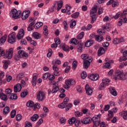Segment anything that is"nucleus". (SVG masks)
Segmentation results:
<instances>
[{
    "label": "nucleus",
    "instance_id": "nucleus-15",
    "mask_svg": "<svg viewBox=\"0 0 127 127\" xmlns=\"http://www.w3.org/2000/svg\"><path fill=\"white\" fill-rule=\"evenodd\" d=\"M85 90H86V93L87 95L88 96H91L93 93V89L89 86L88 84H86L85 85Z\"/></svg>",
    "mask_w": 127,
    "mask_h": 127
},
{
    "label": "nucleus",
    "instance_id": "nucleus-64",
    "mask_svg": "<svg viewBox=\"0 0 127 127\" xmlns=\"http://www.w3.org/2000/svg\"><path fill=\"white\" fill-rule=\"evenodd\" d=\"M106 84L102 82L101 84H100V86L99 87V90H103V89H105Z\"/></svg>",
    "mask_w": 127,
    "mask_h": 127
},
{
    "label": "nucleus",
    "instance_id": "nucleus-37",
    "mask_svg": "<svg viewBox=\"0 0 127 127\" xmlns=\"http://www.w3.org/2000/svg\"><path fill=\"white\" fill-rule=\"evenodd\" d=\"M75 121H76V118L72 117L71 119L68 120V123L69 125H74Z\"/></svg>",
    "mask_w": 127,
    "mask_h": 127
},
{
    "label": "nucleus",
    "instance_id": "nucleus-35",
    "mask_svg": "<svg viewBox=\"0 0 127 127\" xmlns=\"http://www.w3.org/2000/svg\"><path fill=\"white\" fill-rule=\"evenodd\" d=\"M43 25V23L42 22H38L35 25V29H38L39 27H41Z\"/></svg>",
    "mask_w": 127,
    "mask_h": 127
},
{
    "label": "nucleus",
    "instance_id": "nucleus-59",
    "mask_svg": "<svg viewBox=\"0 0 127 127\" xmlns=\"http://www.w3.org/2000/svg\"><path fill=\"white\" fill-rule=\"evenodd\" d=\"M60 122L62 125H64L66 123V119L65 118H61L60 119Z\"/></svg>",
    "mask_w": 127,
    "mask_h": 127
},
{
    "label": "nucleus",
    "instance_id": "nucleus-34",
    "mask_svg": "<svg viewBox=\"0 0 127 127\" xmlns=\"http://www.w3.org/2000/svg\"><path fill=\"white\" fill-rule=\"evenodd\" d=\"M6 38H7V35H5L3 37H2L0 39V43H1L2 44H3V43H4V42H5V41H6Z\"/></svg>",
    "mask_w": 127,
    "mask_h": 127
},
{
    "label": "nucleus",
    "instance_id": "nucleus-13",
    "mask_svg": "<svg viewBox=\"0 0 127 127\" xmlns=\"http://www.w3.org/2000/svg\"><path fill=\"white\" fill-rule=\"evenodd\" d=\"M30 13V11L29 10L24 11L22 14V19L23 20H25V19H27V18H28V16H29Z\"/></svg>",
    "mask_w": 127,
    "mask_h": 127
},
{
    "label": "nucleus",
    "instance_id": "nucleus-23",
    "mask_svg": "<svg viewBox=\"0 0 127 127\" xmlns=\"http://www.w3.org/2000/svg\"><path fill=\"white\" fill-rule=\"evenodd\" d=\"M105 52H106V50H105V49H104V48H100L98 51V56H102V55L104 54Z\"/></svg>",
    "mask_w": 127,
    "mask_h": 127
},
{
    "label": "nucleus",
    "instance_id": "nucleus-17",
    "mask_svg": "<svg viewBox=\"0 0 127 127\" xmlns=\"http://www.w3.org/2000/svg\"><path fill=\"white\" fill-rule=\"evenodd\" d=\"M109 90L110 91V94H111L112 96H114V97L118 96V92H117V90H116L114 87H110L109 88Z\"/></svg>",
    "mask_w": 127,
    "mask_h": 127
},
{
    "label": "nucleus",
    "instance_id": "nucleus-46",
    "mask_svg": "<svg viewBox=\"0 0 127 127\" xmlns=\"http://www.w3.org/2000/svg\"><path fill=\"white\" fill-rule=\"evenodd\" d=\"M52 64L53 65V70H54V71H59V68H58L57 65H56V64H54V61L52 62Z\"/></svg>",
    "mask_w": 127,
    "mask_h": 127
},
{
    "label": "nucleus",
    "instance_id": "nucleus-31",
    "mask_svg": "<svg viewBox=\"0 0 127 127\" xmlns=\"http://www.w3.org/2000/svg\"><path fill=\"white\" fill-rule=\"evenodd\" d=\"M2 63H3V67L4 69H7L8 67V65L9 64V62L8 61H3L2 62Z\"/></svg>",
    "mask_w": 127,
    "mask_h": 127
},
{
    "label": "nucleus",
    "instance_id": "nucleus-6",
    "mask_svg": "<svg viewBox=\"0 0 127 127\" xmlns=\"http://www.w3.org/2000/svg\"><path fill=\"white\" fill-rule=\"evenodd\" d=\"M8 42L12 44L15 42V32H13L8 35Z\"/></svg>",
    "mask_w": 127,
    "mask_h": 127
},
{
    "label": "nucleus",
    "instance_id": "nucleus-30",
    "mask_svg": "<svg viewBox=\"0 0 127 127\" xmlns=\"http://www.w3.org/2000/svg\"><path fill=\"white\" fill-rule=\"evenodd\" d=\"M12 90L10 88H6L5 90V94H6V96H9L12 94Z\"/></svg>",
    "mask_w": 127,
    "mask_h": 127
},
{
    "label": "nucleus",
    "instance_id": "nucleus-61",
    "mask_svg": "<svg viewBox=\"0 0 127 127\" xmlns=\"http://www.w3.org/2000/svg\"><path fill=\"white\" fill-rule=\"evenodd\" d=\"M62 48L64 51H69V47L68 46L63 45Z\"/></svg>",
    "mask_w": 127,
    "mask_h": 127
},
{
    "label": "nucleus",
    "instance_id": "nucleus-11",
    "mask_svg": "<svg viewBox=\"0 0 127 127\" xmlns=\"http://www.w3.org/2000/svg\"><path fill=\"white\" fill-rule=\"evenodd\" d=\"M82 124L84 125H89L92 122V118L91 117H85L81 121Z\"/></svg>",
    "mask_w": 127,
    "mask_h": 127
},
{
    "label": "nucleus",
    "instance_id": "nucleus-7",
    "mask_svg": "<svg viewBox=\"0 0 127 127\" xmlns=\"http://www.w3.org/2000/svg\"><path fill=\"white\" fill-rule=\"evenodd\" d=\"M13 54V48H10L8 51H6V56H4V58L6 59H11L12 58V54Z\"/></svg>",
    "mask_w": 127,
    "mask_h": 127
},
{
    "label": "nucleus",
    "instance_id": "nucleus-27",
    "mask_svg": "<svg viewBox=\"0 0 127 127\" xmlns=\"http://www.w3.org/2000/svg\"><path fill=\"white\" fill-rule=\"evenodd\" d=\"M120 116L123 117L124 120H127V111H123L119 113Z\"/></svg>",
    "mask_w": 127,
    "mask_h": 127
},
{
    "label": "nucleus",
    "instance_id": "nucleus-56",
    "mask_svg": "<svg viewBox=\"0 0 127 127\" xmlns=\"http://www.w3.org/2000/svg\"><path fill=\"white\" fill-rule=\"evenodd\" d=\"M55 10V5H54L48 11V13H51V12H54V11Z\"/></svg>",
    "mask_w": 127,
    "mask_h": 127
},
{
    "label": "nucleus",
    "instance_id": "nucleus-22",
    "mask_svg": "<svg viewBox=\"0 0 127 127\" xmlns=\"http://www.w3.org/2000/svg\"><path fill=\"white\" fill-rule=\"evenodd\" d=\"M92 61H83V67L85 69H88L89 68V66H90V64Z\"/></svg>",
    "mask_w": 127,
    "mask_h": 127
},
{
    "label": "nucleus",
    "instance_id": "nucleus-2",
    "mask_svg": "<svg viewBox=\"0 0 127 127\" xmlns=\"http://www.w3.org/2000/svg\"><path fill=\"white\" fill-rule=\"evenodd\" d=\"M21 15V11L17 10H16V9H12L9 13L10 17H12V18H15V19H17V18H19Z\"/></svg>",
    "mask_w": 127,
    "mask_h": 127
},
{
    "label": "nucleus",
    "instance_id": "nucleus-5",
    "mask_svg": "<svg viewBox=\"0 0 127 127\" xmlns=\"http://www.w3.org/2000/svg\"><path fill=\"white\" fill-rule=\"evenodd\" d=\"M65 85H64V89H66V90H68V89H70V87L73 85H75L76 81H75V80L72 79H66L65 81Z\"/></svg>",
    "mask_w": 127,
    "mask_h": 127
},
{
    "label": "nucleus",
    "instance_id": "nucleus-55",
    "mask_svg": "<svg viewBox=\"0 0 127 127\" xmlns=\"http://www.w3.org/2000/svg\"><path fill=\"white\" fill-rule=\"evenodd\" d=\"M22 119V116L20 114H18L16 116V121L18 122V121H21Z\"/></svg>",
    "mask_w": 127,
    "mask_h": 127
},
{
    "label": "nucleus",
    "instance_id": "nucleus-63",
    "mask_svg": "<svg viewBox=\"0 0 127 127\" xmlns=\"http://www.w3.org/2000/svg\"><path fill=\"white\" fill-rule=\"evenodd\" d=\"M55 42L58 45H59L61 43V41H60V39L59 38H56L55 39Z\"/></svg>",
    "mask_w": 127,
    "mask_h": 127
},
{
    "label": "nucleus",
    "instance_id": "nucleus-9",
    "mask_svg": "<svg viewBox=\"0 0 127 127\" xmlns=\"http://www.w3.org/2000/svg\"><path fill=\"white\" fill-rule=\"evenodd\" d=\"M99 74L98 73L91 74L88 75V78L92 81H97L99 79Z\"/></svg>",
    "mask_w": 127,
    "mask_h": 127
},
{
    "label": "nucleus",
    "instance_id": "nucleus-16",
    "mask_svg": "<svg viewBox=\"0 0 127 127\" xmlns=\"http://www.w3.org/2000/svg\"><path fill=\"white\" fill-rule=\"evenodd\" d=\"M24 36V30L23 29H20L17 35L18 39H21Z\"/></svg>",
    "mask_w": 127,
    "mask_h": 127
},
{
    "label": "nucleus",
    "instance_id": "nucleus-39",
    "mask_svg": "<svg viewBox=\"0 0 127 127\" xmlns=\"http://www.w3.org/2000/svg\"><path fill=\"white\" fill-rule=\"evenodd\" d=\"M23 77H24V74L22 73H20L17 75L16 79L18 81H19L21 79H22Z\"/></svg>",
    "mask_w": 127,
    "mask_h": 127
},
{
    "label": "nucleus",
    "instance_id": "nucleus-26",
    "mask_svg": "<svg viewBox=\"0 0 127 127\" xmlns=\"http://www.w3.org/2000/svg\"><path fill=\"white\" fill-rule=\"evenodd\" d=\"M58 7H57V10L58 11H59L61 8H62V6H63V1L60 0L57 3Z\"/></svg>",
    "mask_w": 127,
    "mask_h": 127
},
{
    "label": "nucleus",
    "instance_id": "nucleus-53",
    "mask_svg": "<svg viewBox=\"0 0 127 127\" xmlns=\"http://www.w3.org/2000/svg\"><path fill=\"white\" fill-rule=\"evenodd\" d=\"M120 16H123V14L120 12H118L115 16L114 18L115 19H118Z\"/></svg>",
    "mask_w": 127,
    "mask_h": 127
},
{
    "label": "nucleus",
    "instance_id": "nucleus-42",
    "mask_svg": "<svg viewBox=\"0 0 127 127\" xmlns=\"http://www.w3.org/2000/svg\"><path fill=\"white\" fill-rule=\"evenodd\" d=\"M28 94V92L27 91V90H25V91H23L21 93V98H25L26 97V96H27Z\"/></svg>",
    "mask_w": 127,
    "mask_h": 127
},
{
    "label": "nucleus",
    "instance_id": "nucleus-49",
    "mask_svg": "<svg viewBox=\"0 0 127 127\" xmlns=\"http://www.w3.org/2000/svg\"><path fill=\"white\" fill-rule=\"evenodd\" d=\"M15 115H16V111H15V110H12L10 113L11 118L12 119H13V118L15 117Z\"/></svg>",
    "mask_w": 127,
    "mask_h": 127
},
{
    "label": "nucleus",
    "instance_id": "nucleus-21",
    "mask_svg": "<svg viewBox=\"0 0 127 127\" xmlns=\"http://www.w3.org/2000/svg\"><path fill=\"white\" fill-rule=\"evenodd\" d=\"M21 85L20 83L17 84L14 86V92L17 93V92H20L21 91Z\"/></svg>",
    "mask_w": 127,
    "mask_h": 127
},
{
    "label": "nucleus",
    "instance_id": "nucleus-60",
    "mask_svg": "<svg viewBox=\"0 0 127 127\" xmlns=\"http://www.w3.org/2000/svg\"><path fill=\"white\" fill-rule=\"evenodd\" d=\"M48 77H49V80H50V81H53V80L55 79V76H54V75L51 74L50 73H49V75Z\"/></svg>",
    "mask_w": 127,
    "mask_h": 127
},
{
    "label": "nucleus",
    "instance_id": "nucleus-40",
    "mask_svg": "<svg viewBox=\"0 0 127 127\" xmlns=\"http://www.w3.org/2000/svg\"><path fill=\"white\" fill-rule=\"evenodd\" d=\"M84 35H85V33H84V32H81L77 36L76 38L77 39H82V38L84 37Z\"/></svg>",
    "mask_w": 127,
    "mask_h": 127
},
{
    "label": "nucleus",
    "instance_id": "nucleus-4",
    "mask_svg": "<svg viewBox=\"0 0 127 127\" xmlns=\"http://www.w3.org/2000/svg\"><path fill=\"white\" fill-rule=\"evenodd\" d=\"M98 10L96 7H93L90 10V16L91 18V23H94L97 19V17L96 16V13H97Z\"/></svg>",
    "mask_w": 127,
    "mask_h": 127
},
{
    "label": "nucleus",
    "instance_id": "nucleus-45",
    "mask_svg": "<svg viewBox=\"0 0 127 127\" xmlns=\"http://www.w3.org/2000/svg\"><path fill=\"white\" fill-rule=\"evenodd\" d=\"M73 107V105L71 103H68V105H65V111L67 112Z\"/></svg>",
    "mask_w": 127,
    "mask_h": 127
},
{
    "label": "nucleus",
    "instance_id": "nucleus-8",
    "mask_svg": "<svg viewBox=\"0 0 127 127\" xmlns=\"http://www.w3.org/2000/svg\"><path fill=\"white\" fill-rule=\"evenodd\" d=\"M18 55L20 58H23V57H28V53L21 50H20L18 51Z\"/></svg>",
    "mask_w": 127,
    "mask_h": 127
},
{
    "label": "nucleus",
    "instance_id": "nucleus-47",
    "mask_svg": "<svg viewBox=\"0 0 127 127\" xmlns=\"http://www.w3.org/2000/svg\"><path fill=\"white\" fill-rule=\"evenodd\" d=\"M69 43L70 44H74L76 45V44H77V40L76 38H72L70 40Z\"/></svg>",
    "mask_w": 127,
    "mask_h": 127
},
{
    "label": "nucleus",
    "instance_id": "nucleus-38",
    "mask_svg": "<svg viewBox=\"0 0 127 127\" xmlns=\"http://www.w3.org/2000/svg\"><path fill=\"white\" fill-rule=\"evenodd\" d=\"M37 79V76L36 75H34L32 78V84L33 86H35L36 85V80Z\"/></svg>",
    "mask_w": 127,
    "mask_h": 127
},
{
    "label": "nucleus",
    "instance_id": "nucleus-25",
    "mask_svg": "<svg viewBox=\"0 0 127 127\" xmlns=\"http://www.w3.org/2000/svg\"><path fill=\"white\" fill-rule=\"evenodd\" d=\"M0 98L1 100L4 101L5 102L7 101V96L2 92L0 93Z\"/></svg>",
    "mask_w": 127,
    "mask_h": 127
},
{
    "label": "nucleus",
    "instance_id": "nucleus-33",
    "mask_svg": "<svg viewBox=\"0 0 127 127\" xmlns=\"http://www.w3.org/2000/svg\"><path fill=\"white\" fill-rule=\"evenodd\" d=\"M8 98L10 100H16L17 95L15 93H12Z\"/></svg>",
    "mask_w": 127,
    "mask_h": 127
},
{
    "label": "nucleus",
    "instance_id": "nucleus-36",
    "mask_svg": "<svg viewBox=\"0 0 127 127\" xmlns=\"http://www.w3.org/2000/svg\"><path fill=\"white\" fill-rule=\"evenodd\" d=\"M77 66H78V62H77V61H74L72 64V68L73 70H76Z\"/></svg>",
    "mask_w": 127,
    "mask_h": 127
},
{
    "label": "nucleus",
    "instance_id": "nucleus-1",
    "mask_svg": "<svg viewBox=\"0 0 127 127\" xmlns=\"http://www.w3.org/2000/svg\"><path fill=\"white\" fill-rule=\"evenodd\" d=\"M127 80V72H124V70H118L115 73V80Z\"/></svg>",
    "mask_w": 127,
    "mask_h": 127
},
{
    "label": "nucleus",
    "instance_id": "nucleus-57",
    "mask_svg": "<svg viewBox=\"0 0 127 127\" xmlns=\"http://www.w3.org/2000/svg\"><path fill=\"white\" fill-rule=\"evenodd\" d=\"M81 77L82 79H85L87 77V72L86 71H83L81 74Z\"/></svg>",
    "mask_w": 127,
    "mask_h": 127
},
{
    "label": "nucleus",
    "instance_id": "nucleus-51",
    "mask_svg": "<svg viewBox=\"0 0 127 127\" xmlns=\"http://www.w3.org/2000/svg\"><path fill=\"white\" fill-rule=\"evenodd\" d=\"M103 29H106L107 30H110L111 29V25L110 23H107L106 26H103Z\"/></svg>",
    "mask_w": 127,
    "mask_h": 127
},
{
    "label": "nucleus",
    "instance_id": "nucleus-48",
    "mask_svg": "<svg viewBox=\"0 0 127 127\" xmlns=\"http://www.w3.org/2000/svg\"><path fill=\"white\" fill-rule=\"evenodd\" d=\"M65 107L66 105L64 102L58 105V108L59 109H65Z\"/></svg>",
    "mask_w": 127,
    "mask_h": 127
},
{
    "label": "nucleus",
    "instance_id": "nucleus-50",
    "mask_svg": "<svg viewBox=\"0 0 127 127\" xmlns=\"http://www.w3.org/2000/svg\"><path fill=\"white\" fill-rule=\"evenodd\" d=\"M59 90V87L58 86H56L54 88H53L52 90V94H54L55 93H57L58 92V90Z\"/></svg>",
    "mask_w": 127,
    "mask_h": 127
},
{
    "label": "nucleus",
    "instance_id": "nucleus-28",
    "mask_svg": "<svg viewBox=\"0 0 127 127\" xmlns=\"http://www.w3.org/2000/svg\"><path fill=\"white\" fill-rule=\"evenodd\" d=\"M26 106L30 108H33L35 106L34 102L32 101L29 100L27 102Z\"/></svg>",
    "mask_w": 127,
    "mask_h": 127
},
{
    "label": "nucleus",
    "instance_id": "nucleus-62",
    "mask_svg": "<svg viewBox=\"0 0 127 127\" xmlns=\"http://www.w3.org/2000/svg\"><path fill=\"white\" fill-rule=\"evenodd\" d=\"M76 25V21L74 20L72 21L69 25V26L70 27V28H73V27H74V26H75Z\"/></svg>",
    "mask_w": 127,
    "mask_h": 127
},
{
    "label": "nucleus",
    "instance_id": "nucleus-20",
    "mask_svg": "<svg viewBox=\"0 0 127 127\" xmlns=\"http://www.w3.org/2000/svg\"><path fill=\"white\" fill-rule=\"evenodd\" d=\"M32 37H34L35 39L37 40L38 39H40V38H41V34L37 32H34L32 33Z\"/></svg>",
    "mask_w": 127,
    "mask_h": 127
},
{
    "label": "nucleus",
    "instance_id": "nucleus-32",
    "mask_svg": "<svg viewBox=\"0 0 127 127\" xmlns=\"http://www.w3.org/2000/svg\"><path fill=\"white\" fill-rule=\"evenodd\" d=\"M39 118V116H38V114H34L32 117H31V121H32V122H35L37 121V119Z\"/></svg>",
    "mask_w": 127,
    "mask_h": 127
},
{
    "label": "nucleus",
    "instance_id": "nucleus-52",
    "mask_svg": "<svg viewBox=\"0 0 127 127\" xmlns=\"http://www.w3.org/2000/svg\"><path fill=\"white\" fill-rule=\"evenodd\" d=\"M25 127H32V124L29 122H25Z\"/></svg>",
    "mask_w": 127,
    "mask_h": 127
},
{
    "label": "nucleus",
    "instance_id": "nucleus-43",
    "mask_svg": "<svg viewBox=\"0 0 127 127\" xmlns=\"http://www.w3.org/2000/svg\"><path fill=\"white\" fill-rule=\"evenodd\" d=\"M9 112V107L6 106L4 108V109L3 110V114L4 115H6V114H8V112Z\"/></svg>",
    "mask_w": 127,
    "mask_h": 127
},
{
    "label": "nucleus",
    "instance_id": "nucleus-14",
    "mask_svg": "<svg viewBox=\"0 0 127 127\" xmlns=\"http://www.w3.org/2000/svg\"><path fill=\"white\" fill-rule=\"evenodd\" d=\"M45 98V93L43 91H40L38 95L37 99L39 101H43Z\"/></svg>",
    "mask_w": 127,
    "mask_h": 127
},
{
    "label": "nucleus",
    "instance_id": "nucleus-29",
    "mask_svg": "<svg viewBox=\"0 0 127 127\" xmlns=\"http://www.w3.org/2000/svg\"><path fill=\"white\" fill-rule=\"evenodd\" d=\"M94 44V41L91 40H88L86 42L85 46V47H90V46H92Z\"/></svg>",
    "mask_w": 127,
    "mask_h": 127
},
{
    "label": "nucleus",
    "instance_id": "nucleus-10",
    "mask_svg": "<svg viewBox=\"0 0 127 127\" xmlns=\"http://www.w3.org/2000/svg\"><path fill=\"white\" fill-rule=\"evenodd\" d=\"M81 58L83 60H85L84 61H92V57L89 56V55L87 54H82Z\"/></svg>",
    "mask_w": 127,
    "mask_h": 127
},
{
    "label": "nucleus",
    "instance_id": "nucleus-24",
    "mask_svg": "<svg viewBox=\"0 0 127 127\" xmlns=\"http://www.w3.org/2000/svg\"><path fill=\"white\" fill-rule=\"evenodd\" d=\"M95 40H96V41H98V42H101V41H103L104 37H103V36L95 35Z\"/></svg>",
    "mask_w": 127,
    "mask_h": 127
},
{
    "label": "nucleus",
    "instance_id": "nucleus-41",
    "mask_svg": "<svg viewBox=\"0 0 127 127\" xmlns=\"http://www.w3.org/2000/svg\"><path fill=\"white\" fill-rule=\"evenodd\" d=\"M102 82L105 85H107L108 86V85H109V83H110V82H111V81L110 80V79H108L107 78H103L102 79Z\"/></svg>",
    "mask_w": 127,
    "mask_h": 127
},
{
    "label": "nucleus",
    "instance_id": "nucleus-12",
    "mask_svg": "<svg viewBox=\"0 0 127 127\" xmlns=\"http://www.w3.org/2000/svg\"><path fill=\"white\" fill-rule=\"evenodd\" d=\"M107 4L108 5H110V4H112V6L113 7H116V6H118L119 4V1L117 0H110L107 3Z\"/></svg>",
    "mask_w": 127,
    "mask_h": 127
},
{
    "label": "nucleus",
    "instance_id": "nucleus-44",
    "mask_svg": "<svg viewBox=\"0 0 127 127\" xmlns=\"http://www.w3.org/2000/svg\"><path fill=\"white\" fill-rule=\"evenodd\" d=\"M79 15H80L79 12H76L74 13H73L71 16L72 18H77L79 17Z\"/></svg>",
    "mask_w": 127,
    "mask_h": 127
},
{
    "label": "nucleus",
    "instance_id": "nucleus-3",
    "mask_svg": "<svg viewBox=\"0 0 127 127\" xmlns=\"http://www.w3.org/2000/svg\"><path fill=\"white\" fill-rule=\"evenodd\" d=\"M93 123V127H97L100 125V123L101 121V114H98L97 115H95L92 119H91Z\"/></svg>",
    "mask_w": 127,
    "mask_h": 127
},
{
    "label": "nucleus",
    "instance_id": "nucleus-19",
    "mask_svg": "<svg viewBox=\"0 0 127 127\" xmlns=\"http://www.w3.org/2000/svg\"><path fill=\"white\" fill-rule=\"evenodd\" d=\"M124 41V38H115L113 39V44H120L121 42H123Z\"/></svg>",
    "mask_w": 127,
    "mask_h": 127
},
{
    "label": "nucleus",
    "instance_id": "nucleus-58",
    "mask_svg": "<svg viewBox=\"0 0 127 127\" xmlns=\"http://www.w3.org/2000/svg\"><path fill=\"white\" fill-rule=\"evenodd\" d=\"M48 77H49V73L46 72L43 75V79L44 80H47V79L48 78Z\"/></svg>",
    "mask_w": 127,
    "mask_h": 127
},
{
    "label": "nucleus",
    "instance_id": "nucleus-54",
    "mask_svg": "<svg viewBox=\"0 0 127 127\" xmlns=\"http://www.w3.org/2000/svg\"><path fill=\"white\" fill-rule=\"evenodd\" d=\"M75 116H76L77 117H82V116H83V113L79 111H76L75 112Z\"/></svg>",
    "mask_w": 127,
    "mask_h": 127
},
{
    "label": "nucleus",
    "instance_id": "nucleus-18",
    "mask_svg": "<svg viewBox=\"0 0 127 127\" xmlns=\"http://www.w3.org/2000/svg\"><path fill=\"white\" fill-rule=\"evenodd\" d=\"M32 22L29 24V26L27 28L28 31H31L33 29L32 26L35 24V21L33 19L31 18L29 19V22Z\"/></svg>",
    "mask_w": 127,
    "mask_h": 127
}]
</instances>
